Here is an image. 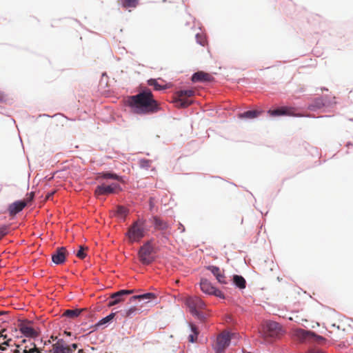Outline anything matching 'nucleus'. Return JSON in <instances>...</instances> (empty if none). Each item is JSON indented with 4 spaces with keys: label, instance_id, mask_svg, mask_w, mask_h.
Segmentation results:
<instances>
[{
    "label": "nucleus",
    "instance_id": "obj_1",
    "mask_svg": "<svg viewBox=\"0 0 353 353\" xmlns=\"http://www.w3.org/2000/svg\"><path fill=\"white\" fill-rule=\"evenodd\" d=\"M126 105L137 114H152L161 110L160 103L154 98L152 91L145 88L138 94L127 97Z\"/></svg>",
    "mask_w": 353,
    "mask_h": 353
},
{
    "label": "nucleus",
    "instance_id": "obj_2",
    "mask_svg": "<svg viewBox=\"0 0 353 353\" xmlns=\"http://www.w3.org/2000/svg\"><path fill=\"white\" fill-rule=\"evenodd\" d=\"M145 220L139 219L129 227L126 235L130 242H138L145 236Z\"/></svg>",
    "mask_w": 353,
    "mask_h": 353
},
{
    "label": "nucleus",
    "instance_id": "obj_3",
    "mask_svg": "<svg viewBox=\"0 0 353 353\" xmlns=\"http://www.w3.org/2000/svg\"><path fill=\"white\" fill-rule=\"evenodd\" d=\"M185 304L193 315L196 316L201 321L205 319V314L202 312V310L205 309V303L199 297H188L185 300Z\"/></svg>",
    "mask_w": 353,
    "mask_h": 353
},
{
    "label": "nucleus",
    "instance_id": "obj_4",
    "mask_svg": "<svg viewBox=\"0 0 353 353\" xmlns=\"http://www.w3.org/2000/svg\"><path fill=\"white\" fill-rule=\"evenodd\" d=\"M194 94V91L192 90H179L175 93L173 103L177 108H187L192 104V101L189 98Z\"/></svg>",
    "mask_w": 353,
    "mask_h": 353
},
{
    "label": "nucleus",
    "instance_id": "obj_5",
    "mask_svg": "<svg viewBox=\"0 0 353 353\" xmlns=\"http://www.w3.org/2000/svg\"><path fill=\"white\" fill-rule=\"evenodd\" d=\"M138 256L143 265H149L154 261V248L150 241L146 242L141 247Z\"/></svg>",
    "mask_w": 353,
    "mask_h": 353
},
{
    "label": "nucleus",
    "instance_id": "obj_6",
    "mask_svg": "<svg viewBox=\"0 0 353 353\" xmlns=\"http://www.w3.org/2000/svg\"><path fill=\"white\" fill-rule=\"evenodd\" d=\"M231 340L230 334L228 332H222L217 337L212 344V349L215 353H223L229 346Z\"/></svg>",
    "mask_w": 353,
    "mask_h": 353
},
{
    "label": "nucleus",
    "instance_id": "obj_7",
    "mask_svg": "<svg viewBox=\"0 0 353 353\" xmlns=\"http://www.w3.org/2000/svg\"><path fill=\"white\" fill-rule=\"evenodd\" d=\"M82 348L78 344L72 343L71 345L65 346L61 342H57L52 345L48 353H81Z\"/></svg>",
    "mask_w": 353,
    "mask_h": 353
},
{
    "label": "nucleus",
    "instance_id": "obj_8",
    "mask_svg": "<svg viewBox=\"0 0 353 353\" xmlns=\"http://www.w3.org/2000/svg\"><path fill=\"white\" fill-rule=\"evenodd\" d=\"M282 334L281 325L275 321L268 322L263 328V336L265 339L275 338Z\"/></svg>",
    "mask_w": 353,
    "mask_h": 353
},
{
    "label": "nucleus",
    "instance_id": "obj_9",
    "mask_svg": "<svg viewBox=\"0 0 353 353\" xmlns=\"http://www.w3.org/2000/svg\"><path fill=\"white\" fill-rule=\"evenodd\" d=\"M120 190L121 188L118 183H113L109 185L103 183L100 185H98L96 188L94 190V194L96 196L108 195L110 194H114Z\"/></svg>",
    "mask_w": 353,
    "mask_h": 353
},
{
    "label": "nucleus",
    "instance_id": "obj_10",
    "mask_svg": "<svg viewBox=\"0 0 353 353\" xmlns=\"http://www.w3.org/2000/svg\"><path fill=\"white\" fill-rule=\"evenodd\" d=\"M200 288L203 292L208 294H212L218 297L224 298L222 292L215 288L211 283L205 279H201Z\"/></svg>",
    "mask_w": 353,
    "mask_h": 353
},
{
    "label": "nucleus",
    "instance_id": "obj_11",
    "mask_svg": "<svg viewBox=\"0 0 353 353\" xmlns=\"http://www.w3.org/2000/svg\"><path fill=\"white\" fill-rule=\"evenodd\" d=\"M295 108L288 106H282L275 110H269L268 114L270 117H281V116H297L295 114Z\"/></svg>",
    "mask_w": 353,
    "mask_h": 353
},
{
    "label": "nucleus",
    "instance_id": "obj_12",
    "mask_svg": "<svg viewBox=\"0 0 353 353\" xmlns=\"http://www.w3.org/2000/svg\"><path fill=\"white\" fill-rule=\"evenodd\" d=\"M31 321H23L18 324V327L26 336L36 337L38 334L37 332L31 326Z\"/></svg>",
    "mask_w": 353,
    "mask_h": 353
},
{
    "label": "nucleus",
    "instance_id": "obj_13",
    "mask_svg": "<svg viewBox=\"0 0 353 353\" xmlns=\"http://www.w3.org/2000/svg\"><path fill=\"white\" fill-rule=\"evenodd\" d=\"M134 292V290H121L116 293L112 294L110 297L108 302L109 306H112L118 304L123 301V296L124 295L131 294Z\"/></svg>",
    "mask_w": 353,
    "mask_h": 353
},
{
    "label": "nucleus",
    "instance_id": "obj_14",
    "mask_svg": "<svg viewBox=\"0 0 353 353\" xmlns=\"http://www.w3.org/2000/svg\"><path fill=\"white\" fill-rule=\"evenodd\" d=\"M67 254L68 252L65 247L58 248L52 254V260L57 265L62 264L65 262Z\"/></svg>",
    "mask_w": 353,
    "mask_h": 353
},
{
    "label": "nucleus",
    "instance_id": "obj_15",
    "mask_svg": "<svg viewBox=\"0 0 353 353\" xmlns=\"http://www.w3.org/2000/svg\"><path fill=\"white\" fill-rule=\"evenodd\" d=\"M314 336H315L314 332L301 328H297L294 330V336L301 342L311 340Z\"/></svg>",
    "mask_w": 353,
    "mask_h": 353
},
{
    "label": "nucleus",
    "instance_id": "obj_16",
    "mask_svg": "<svg viewBox=\"0 0 353 353\" xmlns=\"http://www.w3.org/2000/svg\"><path fill=\"white\" fill-rule=\"evenodd\" d=\"M152 221L155 230L165 231L170 228V224L158 216H152Z\"/></svg>",
    "mask_w": 353,
    "mask_h": 353
},
{
    "label": "nucleus",
    "instance_id": "obj_17",
    "mask_svg": "<svg viewBox=\"0 0 353 353\" xmlns=\"http://www.w3.org/2000/svg\"><path fill=\"white\" fill-rule=\"evenodd\" d=\"M213 77L208 73L199 71L194 73L192 77V81L196 82H208L212 80Z\"/></svg>",
    "mask_w": 353,
    "mask_h": 353
},
{
    "label": "nucleus",
    "instance_id": "obj_18",
    "mask_svg": "<svg viewBox=\"0 0 353 353\" xmlns=\"http://www.w3.org/2000/svg\"><path fill=\"white\" fill-rule=\"evenodd\" d=\"M208 269L214 274L218 282L222 284H226V277L219 267L211 265Z\"/></svg>",
    "mask_w": 353,
    "mask_h": 353
},
{
    "label": "nucleus",
    "instance_id": "obj_19",
    "mask_svg": "<svg viewBox=\"0 0 353 353\" xmlns=\"http://www.w3.org/2000/svg\"><path fill=\"white\" fill-rule=\"evenodd\" d=\"M27 203L24 201H19L14 202L10 204L8 208V211L10 215H15L16 214L21 212L26 206Z\"/></svg>",
    "mask_w": 353,
    "mask_h": 353
},
{
    "label": "nucleus",
    "instance_id": "obj_20",
    "mask_svg": "<svg viewBox=\"0 0 353 353\" xmlns=\"http://www.w3.org/2000/svg\"><path fill=\"white\" fill-rule=\"evenodd\" d=\"M85 308L66 310L63 312L62 316L70 319H75L81 314L82 312L85 311Z\"/></svg>",
    "mask_w": 353,
    "mask_h": 353
},
{
    "label": "nucleus",
    "instance_id": "obj_21",
    "mask_svg": "<svg viewBox=\"0 0 353 353\" xmlns=\"http://www.w3.org/2000/svg\"><path fill=\"white\" fill-rule=\"evenodd\" d=\"M122 316L126 318H132L134 316L140 314L141 310L137 306H132L128 309L124 310L121 312Z\"/></svg>",
    "mask_w": 353,
    "mask_h": 353
},
{
    "label": "nucleus",
    "instance_id": "obj_22",
    "mask_svg": "<svg viewBox=\"0 0 353 353\" xmlns=\"http://www.w3.org/2000/svg\"><path fill=\"white\" fill-rule=\"evenodd\" d=\"M156 298V295L154 293H145L141 295L133 296L130 298V301H134L136 300H139V301L143 300H150Z\"/></svg>",
    "mask_w": 353,
    "mask_h": 353
},
{
    "label": "nucleus",
    "instance_id": "obj_23",
    "mask_svg": "<svg viewBox=\"0 0 353 353\" xmlns=\"http://www.w3.org/2000/svg\"><path fill=\"white\" fill-rule=\"evenodd\" d=\"M261 112L257 110H248L239 114V118L241 119H254L259 117Z\"/></svg>",
    "mask_w": 353,
    "mask_h": 353
},
{
    "label": "nucleus",
    "instance_id": "obj_24",
    "mask_svg": "<svg viewBox=\"0 0 353 353\" xmlns=\"http://www.w3.org/2000/svg\"><path fill=\"white\" fill-rule=\"evenodd\" d=\"M233 281L238 288L241 289H244L245 288L246 282L243 276L234 275L233 277Z\"/></svg>",
    "mask_w": 353,
    "mask_h": 353
},
{
    "label": "nucleus",
    "instance_id": "obj_25",
    "mask_svg": "<svg viewBox=\"0 0 353 353\" xmlns=\"http://www.w3.org/2000/svg\"><path fill=\"white\" fill-rule=\"evenodd\" d=\"M100 178L111 179H114V180H117V181H119L121 179V177L119 176L117 174H114V173H110V172L99 173L97 179H100Z\"/></svg>",
    "mask_w": 353,
    "mask_h": 353
},
{
    "label": "nucleus",
    "instance_id": "obj_26",
    "mask_svg": "<svg viewBox=\"0 0 353 353\" xmlns=\"http://www.w3.org/2000/svg\"><path fill=\"white\" fill-rule=\"evenodd\" d=\"M190 327H191V330L192 332V334L189 335L188 341L191 343H194V342L196 341L199 332H198L197 327L195 325L191 324Z\"/></svg>",
    "mask_w": 353,
    "mask_h": 353
},
{
    "label": "nucleus",
    "instance_id": "obj_27",
    "mask_svg": "<svg viewBox=\"0 0 353 353\" xmlns=\"http://www.w3.org/2000/svg\"><path fill=\"white\" fill-rule=\"evenodd\" d=\"M148 84L153 86L155 90H161L167 88V85H161L154 79H150L148 81Z\"/></svg>",
    "mask_w": 353,
    "mask_h": 353
},
{
    "label": "nucleus",
    "instance_id": "obj_28",
    "mask_svg": "<svg viewBox=\"0 0 353 353\" xmlns=\"http://www.w3.org/2000/svg\"><path fill=\"white\" fill-rule=\"evenodd\" d=\"M116 214L118 216L125 218L128 214V210L121 205L117 206Z\"/></svg>",
    "mask_w": 353,
    "mask_h": 353
},
{
    "label": "nucleus",
    "instance_id": "obj_29",
    "mask_svg": "<svg viewBox=\"0 0 353 353\" xmlns=\"http://www.w3.org/2000/svg\"><path fill=\"white\" fill-rule=\"evenodd\" d=\"M114 316H115L114 313L110 314L108 316H107L106 317L102 319L100 321H99V323H97V325L101 326V325L106 324L107 323L112 321L113 319V318L114 317Z\"/></svg>",
    "mask_w": 353,
    "mask_h": 353
},
{
    "label": "nucleus",
    "instance_id": "obj_30",
    "mask_svg": "<svg viewBox=\"0 0 353 353\" xmlns=\"http://www.w3.org/2000/svg\"><path fill=\"white\" fill-rule=\"evenodd\" d=\"M88 250L87 247L80 246L79 251L77 252L76 255L80 259H83L87 256L85 253V250Z\"/></svg>",
    "mask_w": 353,
    "mask_h": 353
},
{
    "label": "nucleus",
    "instance_id": "obj_31",
    "mask_svg": "<svg viewBox=\"0 0 353 353\" xmlns=\"http://www.w3.org/2000/svg\"><path fill=\"white\" fill-rule=\"evenodd\" d=\"M137 3L138 0H123V6L126 8H134Z\"/></svg>",
    "mask_w": 353,
    "mask_h": 353
},
{
    "label": "nucleus",
    "instance_id": "obj_32",
    "mask_svg": "<svg viewBox=\"0 0 353 353\" xmlns=\"http://www.w3.org/2000/svg\"><path fill=\"white\" fill-rule=\"evenodd\" d=\"M196 39L197 42L203 46H205L207 43L205 37L201 34H196Z\"/></svg>",
    "mask_w": 353,
    "mask_h": 353
},
{
    "label": "nucleus",
    "instance_id": "obj_33",
    "mask_svg": "<svg viewBox=\"0 0 353 353\" xmlns=\"http://www.w3.org/2000/svg\"><path fill=\"white\" fill-rule=\"evenodd\" d=\"M8 227L6 225H2L0 227V239L8 234Z\"/></svg>",
    "mask_w": 353,
    "mask_h": 353
},
{
    "label": "nucleus",
    "instance_id": "obj_34",
    "mask_svg": "<svg viewBox=\"0 0 353 353\" xmlns=\"http://www.w3.org/2000/svg\"><path fill=\"white\" fill-rule=\"evenodd\" d=\"M326 323L330 324L332 327H336L338 330L341 328V324L339 323L338 324L336 323H333L330 319L326 320Z\"/></svg>",
    "mask_w": 353,
    "mask_h": 353
},
{
    "label": "nucleus",
    "instance_id": "obj_35",
    "mask_svg": "<svg viewBox=\"0 0 353 353\" xmlns=\"http://www.w3.org/2000/svg\"><path fill=\"white\" fill-rule=\"evenodd\" d=\"M324 103L321 99H317L314 101V106L317 108H320L323 106Z\"/></svg>",
    "mask_w": 353,
    "mask_h": 353
},
{
    "label": "nucleus",
    "instance_id": "obj_36",
    "mask_svg": "<svg viewBox=\"0 0 353 353\" xmlns=\"http://www.w3.org/2000/svg\"><path fill=\"white\" fill-rule=\"evenodd\" d=\"M15 348L11 349L9 353H22V350H20L21 343L20 344H14Z\"/></svg>",
    "mask_w": 353,
    "mask_h": 353
},
{
    "label": "nucleus",
    "instance_id": "obj_37",
    "mask_svg": "<svg viewBox=\"0 0 353 353\" xmlns=\"http://www.w3.org/2000/svg\"><path fill=\"white\" fill-rule=\"evenodd\" d=\"M311 340L317 341L319 343L325 341V339L323 336L316 335V334L315 336L312 337Z\"/></svg>",
    "mask_w": 353,
    "mask_h": 353
},
{
    "label": "nucleus",
    "instance_id": "obj_38",
    "mask_svg": "<svg viewBox=\"0 0 353 353\" xmlns=\"http://www.w3.org/2000/svg\"><path fill=\"white\" fill-rule=\"evenodd\" d=\"M6 100V95L2 91H0V102H4Z\"/></svg>",
    "mask_w": 353,
    "mask_h": 353
},
{
    "label": "nucleus",
    "instance_id": "obj_39",
    "mask_svg": "<svg viewBox=\"0 0 353 353\" xmlns=\"http://www.w3.org/2000/svg\"><path fill=\"white\" fill-rule=\"evenodd\" d=\"M141 165L142 167H148L149 166V161L143 160L141 161Z\"/></svg>",
    "mask_w": 353,
    "mask_h": 353
},
{
    "label": "nucleus",
    "instance_id": "obj_40",
    "mask_svg": "<svg viewBox=\"0 0 353 353\" xmlns=\"http://www.w3.org/2000/svg\"><path fill=\"white\" fill-rule=\"evenodd\" d=\"M10 342H11V339H8L7 341H3V342H0V343H1V345H3L12 346L10 344Z\"/></svg>",
    "mask_w": 353,
    "mask_h": 353
},
{
    "label": "nucleus",
    "instance_id": "obj_41",
    "mask_svg": "<svg viewBox=\"0 0 353 353\" xmlns=\"http://www.w3.org/2000/svg\"><path fill=\"white\" fill-rule=\"evenodd\" d=\"M178 230L181 231V232H183L185 231V227L181 223H179Z\"/></svg>",
    "mask_w": 353,
    "mask_h": 353
},
{
    "label": "nucleus",
    "instance_id": "obj_42",
    "mask_svg": "<svg viewBox=\"0 0 353 353\" xmlns=\"http://www.w3.org/2000/svg\"><path fill=\"white\" fill-rule=\"evenodd\" d=\"M5 330H2L1 332H0V337H3V339H5L6 338V335H3V332H4Z\"/></svg>",
    "mask_w": 353,
    "mask_h": 353
},
{
    "label": "nucleus",
    "instance_id": "obj_43",
    "mask_svg": "<svg viewBox=\"0 0 353 353\" xmlns=\"http://www.w3.org/2000/svg\"><path fill=\"white\" fill-rule=\"evenodd\" d=\"M28 342L29 343V345H27V343H26V347H27V349H30L31 348V346H30V340H27Z\"/></svg>",
    "mask_w": 353,
    "mask_h": 353
},
{
    "label": "nucleus",
    "instance_id": "obj_44",
    "mask_svg": "<svg viewBox=\"0 0 353 353\" xmlns=\"http://www.w3.org/2000/svg\"><path fill=\"white\" fill-rule=\"evenodd\" d=\"M0 350H3V351L6 350V347L3 346V345H1V343H0Z\"/></svg>",
    "mask_w": 353,
    "mask_h": 353
},
{
    "label": "nucleus",
    "instance_id": "obj_45",
    "mask_svg": "<svg viewBox=\"0 0 353 353\" xmlns=\"http://www.w3.org/2000/svg\"><path fill=\"white\" fill-rule=\"evenodd\" d=\"M6 314V312H0V316Z\"/></svg>",
    "mask_w": 353,
    "mask_h": 353
},
{
    "label": "nucleus",
    "instance_id": "obj_46",
    "mask_svg": "<svg viewBox=\"0 0 353 353\" xmlns=\"http://www.w3.org/2000/svg\"><path fill=\"white\" fill-rule=\"evenodd\" d=\"M81 353H83V350H82V352Z\"/></svg>",
    "mask_w": 353,
    "mask_h": 353
}]
</instances>
